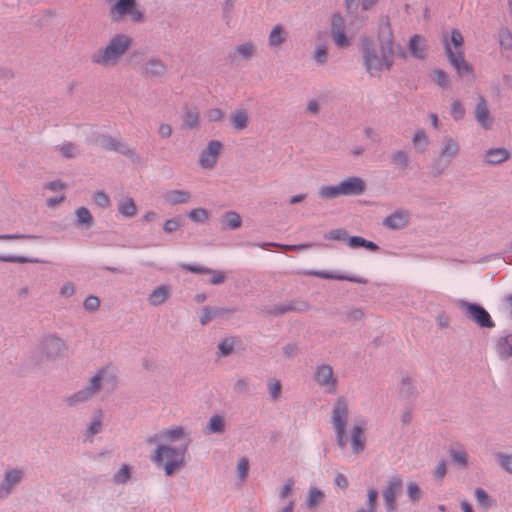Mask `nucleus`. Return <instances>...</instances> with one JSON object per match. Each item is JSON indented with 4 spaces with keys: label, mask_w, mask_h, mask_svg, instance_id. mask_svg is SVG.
<instances>
[{
    "label": "nucleus",
    "mask_w": 512,
    "mask_h": 512,
    "mask_svg": "<svg viewBox=\"0 0 512 512\" xmlns=\"http://www.w3.org/2000/svg\"><path fill=\"white\" fill-rule=\"evenodd\" d=\"M383 42L379 50L373 48L368 40L363 41L364 65L371 75L389 70L393 64V41L388 26L383 29Z\"/></svg>",
    "instance_id": "nucleus-1"
},
{
    "label": "nucleus",
    "mask_w": 512,
    "mask_h": 512,
    "mask_svg": "<svg viewBox=\"0 0 512 512\" xmlns=\"http://www.w3.org/2000/svg\"><path fill=\"white\" fill-rule=\"evenodd\" d=\"M132 38L124 33L114 35L106 46L98 49L92 54L91 60L94 64L113 67L128 52L132 46Z\"/></svg>",
    "instance_id": "nucleus-2"
},
{
    "label": "nucleus",
    "mask_w": 512,
    "mask_h": 512,
    "mask_svg": "<svg viewBox=\"0 0 512 512\" xmlns=\"http://www.w3.org/2000/svg\"><path fill=\"white\" fill-rule=\"evenodd\" d=\"M443 45L448 60L458 75L461 77L472 75V66L464 58V39L460 31L457 29L452 30L449 38L444 35Z\"/></svg>",
    "instance_id": "nucleus-3"
},
{
    "label": "nucleus",
    "mask_w": 512,
    "mask_h": 512,
    "mask_svg": "<svg viewBox=\"0 0 512 512\" xmlns=\"http://www.w3.org/2000/svg\"><path fill=\"white\" fill-rule=\"evenodd\" d=\"M186 451L187 443L179 448L159 445L152 456V461L156 465H163L166 475L170 476L184 466Z\"/></svg>",
    "instance_id": "nucleus-4"
},
{
    "label": "nucleus",
    "mask_w": 512,
    "mask_h": 512,
    "mask_svg": "<svg viewBox=\"0 0 512 512\" xmlns=\"http://www.w3.org/2000/svg\"><path fill=\"white\" fill-rule=\"evenodd\" d=\"M348 419V402L344 397L338 398L333 410L331 421L335 429L337 443L344 447L347 443L346 425Z\"/></svg>",
    "instance_id": "nucleus-5"
},
{
    "label": "nucleus",
    "mask_w": 512,
    "mask_h": 512,
    "mask_svg": "<svg viewBox=\"0 0 512 512\" xmlns=\"http://www.w3.org/2000/svg\"><path fill=\"white\" fill-rule=\"evenodd\" d=\"M109 16L115 22L123 20L126 16L134 22L143 20V13L138 8L136 0H117L109 8Z\"/></svg>",
    "instance_id": "nucleus-6"
},
{
    "label": "nucleus",
    "mask_w": 512,
    "mask_h": 512,
    "mask_svg": "<svg viewBox=\"0 0 512 512\" xmlns=\"http://www.w3.org/2000/svg\"><path fill=\"white\" fill-rule=\"evenodd\" d=\"M108 378L113 379L114 377L111 375L108 369L100 370L90 382V385L83 390L78 391L77 393L71 395L66 399L68 405H75L80 402L87 401L90 399L99 389L100 383L102 381L108 380Z\"/></svg>",
    "instance_id": "nucleus-7"
},
{
    "label": "nucleus",
    "mask_w": 512,
    "mask_h": 512,
    "mask_svg": "<svg viewBox=\"0 0 512 512\" xmlns=\"http://www.w3.org/2000/svg\"><path fill=\"white\" fill-rule=\"evenodd\" d=\"M108 378L113 379L114 377L111 375L108 369L100 370L90 382V385L83 390L78 391L77 393L71 395L66 399L68 405H75L80 402L87 401L90 399L99 389L100 383L102 381L108 380Z\"/></svg>",
    "instance_id": "nucleus-8"
},
{
    "label": "nucleus",
    "mask_w": 512,
    "mask_h": 512,
    "mask_svg": "<svg viewBox=\"0 0 512 512\" xmlns=\"http://www.w3.org/2000/svg\"><path fill=\"white\" fill-rule=\"evenodd\" d=\"M460 308L465 315L481 327H492L493 322L489 313L481 306L468 302H461Z\"/></svg>",
    "instance_id": "nucleus-9"
},
{
    "label": "nucleus",
    "mask_w": 512,
    "mask_h": 512,
    "mask_svg": "<svg viewBox=\"0 0 512 512\" xmlns=\"http://www.w3.org/2000/svg\"><path fill=\"white\" fill-rule=\"evenodd\" d=\"M402 478L398 475L392 476L383 491V499L388 512L396 509V497L402 488Z\"/></svg>",
    "instance_id": "nucleus-10"
},
{
    "label": "nucleus",
    "mask_w": 512,
    "mask_h": 512,
    "mask_svg": "<svg viewBox=\"0 0 512 512\" xmlns=\"http://www.w3.org/2000/svg\"><path fill=\"white\" fill-rule=\"evenodd\" d=\"M459 153V144L452 138H446L440 150L439 157L436 160V165L442 169L448 167L451 161Z\"/></svg>",
    "instance_id": "nucleus-11"
},
{
    "label": "nucleus",
    "mask_w": 512,
    "mask_h": 512,
    "mask_svg": "<svg viewBox=\"0 0 512 512\" xmlns=\"http://www.w3.org/2000/svg\"><path fill=\"white\" fill-rule=\"evenodd\" d=\"M221 149L222 144L219 141H210L207 148L201 153L199 160L201 166L206 169L213 168L217 162Z\"/></svg>",
    "instance_id": "nucleus-12"
},
{
    "label": "nucleus",
    "mask_w": 512,
    "mask_h": 512,
    "mask_svg": "<svg viewBox=\"0 0 512 512\" xmlns=\"http://www.w3.org/2000/svg\"><path fill=\"white\" fill-rule=\"evenodd\" d=\"M332 37L335 44L340 48L348 47L350 40L344 33V19L339 14L332 17Z\"/></svg>",
    "instance_id": "nucleus-13"
},
{
    "label": "nucleus",
    "mask_w": 512,
    "mask_h": 512,
    "mask_svg": "<svg viewBox=\"0 0 512 512\" xmlns=\"http://www.w3.org/2000/svg\"><path fill=\"white\" fill-rule=\"evenodd\" d=\"M42 350L48 358H56L64 354L66 347L60 338L49 336L44 339Z\"/></svg>",
    "instance_id": "nucleus-14"
},
{
    "label": "nucleus",
    "mask_w": 512,
    "mask_h": 512,
    "mask_svg": "<svg viewBox=\"0 0 512 512\" xmlns=\"http://www.w3.org/2000/svg\"><path fill=\"white\" fill-rule=\"evenodd\" d=\"M342 195H360L365 190L364 181L358 177H350L340 182Z\"/></svg>",
    "instance_id": "nucleus-15"
},
{
    "label": "nucleus",
    "mask_w": 512,
    "mask_h": 512,
    "mask_svg": "<svg viewBox=\"0 0 512 512\" xmlns=\"http://www.w3.org/2000/svg\"><path fill=\"white\" fill-rule=\"evenodd\" d=\"M22 477L23 473L21 470L12 469L7 471L0 485V497L10 493L12 488L21 481Z\"/></svg>",
    "instance_id": "nucleus-16"
},
{
    "label": "nucleus",
    "mask_w": 512,
    "mask_h": 512,
    "mask_svg": "<svg viewBox=\"0 0 512 512\" xmlns=\"http://www.w3.org/2000/svg\"><path fill=\"white\" fill-rule=\"evenodd\" d=\"M315 380L321 386H325L332 391L335 387V378L332 368L328 365L320 366L315 373Z\"/></svg>",
    "instance_id": "nucleus-17"
},
{
    "label": "nucleus",
    "mask_w": 512,
    "mask_h": 512,
    "mask_svg": "<svg viewBox=\"0 0 512 512\" xmlns=\"http://www.w3.org/2000/svg\"><path fill=\"white\" fill-rule=\"evenodd\" d=\"M364 425L362 422L360 424H355L352 432H351V443L354 453L359 454L364 450L365 446V435H364Z\"/></svg>",
    "instance_id": "nucleus-18"
},
{
    "label": "nucleus",
    "mask_w": 512,
    "mask_h": 512,
    "mask_svg": "<svg viewBox=\"0 0 512 512\" xmlns=\"http://www.w3.org/2000/svg\"><path fill=\"white\" fill-rule=\"evenodd\" d=\"M510 158V153L505 148H491L486 151L484 161L487 164H500Z\"/></svg>",
    "instance_id": "nucleus-19"
},
{
    "label": "nucleus",
    "mask_w": 512,
    "mask_h": 512,
    "mask_svg": "<svg viewBox=\"0 0 512 512\" xmlns=\"http://www.w3.org/2000/svg\"><path fill=\"white\" fill-rule=\"evenodd\" d=\"M409 215L405 211H397L384 219V225L391 229H401L407 225Z\"/></svg>",
    "instance_id": "nucleus-20"
},
{
    "label": "nucleus",
    "mask_w": 512,
    "mask_h": 512,
    "mask_svg": "<svg viewBox=\"0 0 512 512\" xmlns=\"http://www.w3.org/2000/svg\"><path fill=\"white\" fill-rule=\"evenodd\" d=\"M170 295V287L161 285L155 288L148 297L151 306H159L163 304Z\"/></svg>",
    "instance_id": "nucleus-21"
},
{
    "label": "nucleus",
    "mask_w": 512,
    "mask_h": 512,
    "mask_svg": "<svg viewBox=\"0 0 512 512\" xmlns=\"http://www.w3.org/2000/svg\"><path fill=\"white\" fill-rule=\"evenodd\" d=\"M475 117L478 123L484 129H489L491 127L492 119L490 117L486 102L483 99L480 100L476 107Z\"/></svg>",
    "instance_id": "nucleus-22"
},
{
    "label": "nucleus",
    "mask_w": 512,
    "mask_h": 512,
    "mask_svg": "<svg viewBox=\"0 0 512 512\" xmlns=\"http://www.w3.org/2000/svg\"><path fill=\"white\" fill-rule=\"evenodd\" d=\"M287 39V32L282 25H275L268 37V43L270 47H279Z\"/></svg>",
    "instance_id": "nucleus-23"
},
{
    "label": "nucleus",
    "mask_w": 512,
    "mask_h": 512,
    "mask_svg": "<svg viewBox=\"0 0 512 512\" xmlns=\"http://www.w3.org/2000/svg\"><path fill=\"white\" fill-rule=\"evenodd\" d=\"M187 435L181 426H174L160 432V438L165 441H178L186 439Z\"/></svg>",
    "instance_id": "nucleus-24"
},
{
    "label": "nucleus",
    "mask_w": 512,
    "mask_h": 512,
    "mask_svg": "<svg viewBox=\"0 0 512 512\" xmlns=\"http://www.w3.org/2000/svg\"><path fill=\"white\" fill-rule=\"evenodd\" d=\"M163 198L165 202L171 205H176L187 203L190 200V194L183 190H172L165 193Z\"/></svg>",
    "instance_id": "nucleus-25"
},
{
    "label": "nucleus",
    "mask_w": 512,
    "mask_h": 512,
    "mask_svg": "<svg viewBox=\"0 0 512 512\" xmlns=\"http://www.w3.org/2000/svg\"><path fill=\"white\" fill-rule=\"evenodd\" d=\"M409 49L414 57L423 59L425 57V40L419 35H414L410 39Z\"/></svg>",
    "instance_id": "nucleus-26"
},
{
    "label": "nucleus",
    "mask_w": 512,
    "mask_h": 512,
    "mask_svg": "<svg viewBox=\"0 0 512 512\" xmlns=\"http://www.w3.org/2000/svg\"><path fill=\"white\" fill-rule=\"evenodd\" d=\"M499 43L502 53L510 57L512 56V34L507 29H502L499 33Z\"/></svg>",
    "instance_id": "nucleus-27"
},
{
    "label": "nucleus",
    "mask_w": 512,
    "mask_h": 512,
    "mask_svg": "<svg viewBox=\"0 0 512 512\" xmlns=\"http://www.w3.org/2000/svg\"><path fill=\"white\" fill-rule=\"evenodd\" d=\"M231 122L236 130H243L248 126V114L243 109H238L231 115Z\"/></svg>",
    "instance_id": "nucleus-28"
},
{
    "label": "nucleus",
    "mask_w": 512,
    "mask_h": 512,
    "mask_svg": "<svg viewBox=\"0 0 512 512\" xmlns=\"http://www.w3.org/2000/svg\"><path fill=\"white\" fill-rule=\"evenodd\" d=\"M144 71L148 75L159 76L164 73L165 65L159 59L152 58L145 64Z\"/></svg>",
    "instance_id": "nucleus-29"
},
{
    "label": "nucleus",
    "mask_w": 512,
    "mask_h": 512,
    "mask_svg": "<svg viewBox=\"0 0 512 512\" xmlns=\"http://www.w3.org/2000/svg\"><path fill=\"white\" fill-rule=\"evenodd\" d=\"M497 351L502 358L512 356V335H507L498 341Z\"/></svg>",
    "instance_id": "nucleus-30"
},
{
    "label": "nucleus",
    "mask_w": 512,
    "mask_h": 512,
    "mask_svg": "<svg viewBox=\"0 0 512 512\" xmlns=\"http://www.w3.org/2000/svg\"><path fill=\"white\" fill-rule=\"evenodd\" d=\"M348 245L351 248L364 247L370 251H377L379 249L378 245H376L372 241H368L360 236H352L348 239Z\"/></svg>",
    "instance_id": "nucleus-31"
},
{
    "label": "nucleus",
    "mask_w": 512,
    "mask_h": 512,
    "mask_svg": "<svg viewBox=\"0 0 512 512\" xmlns=\"http://www.w3.org/2000/svg\"><path fill=\"white\" fill-rule=\"evenodd\" d=\"M118 209L119 212L125 217H133L137 212L135 202L131 198H126L121 201L119 203Z\"/></svg>",
    "instance_id": "nucleus-32"
},
{
    "label": "nucleus",
    "mask_w": 512,
    "mask_h": 512,
    "mask_svg": "<svg viewBox=\"0 0 512 512\" xmlns=\"http://www.w3.org/2000/svg\"><path fill=\"white\" fill-rule=\"evenodd\" d=\"M223 223L226 228L237 229L241 226L242 219L236 212H227L223 216Z\"/></svg>",
    "instance_id": "nucleus-33"
},
{
    "label": "nucleus",
    "mask_w": 512,
    "mask_h": 512,
    "mask_svg": "<svg viewBox=\"0 0 512 512\" xmlns=\"http://www.w3.org/2000/svg\"><path fill=\"white\" fill-rule=\"evenodd\" d=\"M412 143L419 152H424L429 144V139L423 130H419L413 136Z\"/></svg>",
    "instance_id": "nucleus-34"
},
{
    "label": "nucleus",
    "mask_w": 512,
    "mask_h": 512,
    "mask_svg": "<svg viewBox=\"0 0 512 512\" xmlns=\"http://www.w3.org/2000/svg\"><path fill=\"white\" fill-rule=\"evenodd\" d=\"M319 195L323 198H335L342 196L340 184L337 186H324L319 190Z\"/></svg>",
    "instance_id": "nucleus-35"
},
{
    "label": "nucleus",
    "mask_w": 512,
    "mask_h": 512,
    "mask_svg": "<svg viewBox=\"0 0 512 512\" xmlns=\"http://www.w3.org/2000/svg\"><path fill=\"white\" fill-rule=\"evenodd\" d=\"M208 430L212 433H221L224 430V419L221 416H212L208 423Z\"/></svg>",
    "instance_id": "nucleus-36"
},
{
    "label": "nucleus",
    "mask_w": 512,
    "mask_h": 512,
    "mask_svg": "<svg viewBox=\"0 0 512 512\" xmlns=\"http://www.w3.org/2000/svg\"><path fill=\"white\" fill-rule=\"evenodd\" d=\"M311 274L316 277L323 278V279H336V280H348L351 282H361L357 278L347 277V276L337 275V274H331V273L323 272V271L312 272Z\"/></svg>",
    "instance_id": "nucleus-37"
},
{
    "label": "nucleus",
    "mask_w": 512,
    "mask_h": 512,
    "mask_svg": "<svg viewBox=\"0 0 512 512\" xmlns=\"http://www.w3.org/2000/svg\"><path fill=\"white\" fill-rule=\"evenodd\" d=\"M254 52V46L250 42L243 43L236 48V53L239 54L243 59L251 58L254 55Z\"/></svg>",
    "instance_id": "nucleus-38"
},
{
    "label": "nucleus",
    "mask_w": 512,
    "mask_h": 512,
    "mask_svg": "<svg viewBox=\"0 0 512 512\" xmlns=\"http://www.w3.org/2000/svg\"><path fill=\"white\" fill-rule=\"evenodd\" d=\"M209 213L203 208L193 209L189 212V218L194 222H204L208 219Z\"/></svg>",
    "instance_id": "nucleus-39"
},
{
    "label": "nucleus",
    "mask_w": 512,
    "mask_h": 512,
    "mask_svg": "<svg viewBox=\"0 0 512 512\" xmlns=\"http://www.w3.org/2000/svg\"><path fill=\"white\" fill-rule=\"evenodd\" d=\"M323 499V493L317 488H311L309 490V496L307 500V504L309 507H313L319 504Z\"/></svg>",
    "instance_id": "nucleus-40"
},
{
    "label": "nucleus",
    "mask_w": 512,
    "mask_h": 512,
    "mask_svg": "<svg viewBox=\"0 0 512 512\" xmlns=\"http://www.w3.org/2000/svg\"><path fill=\"white\" fill-rule=\"evenodd\" d=\"M77 220L80 224H91L92 223V216L88 209L85 207H80L76 211Z\"/></svg>",
    "instance_id": "nucleus-41"
},
{
    "label": "nucleus",
    "mask_w": 512,
    "mask_h": 512,
    "mask_svg": "<svg viewBox=\"0 0 512 512\" xmlns=\"http://www.w3.org/2000/svg\"><path fill=\"white\" fill-rule=\"evenodd\" d=\"M475 498L477 500L478 505L483 507L484 509H487L490 506L489 497L483 489L477 488L475 490Z\"/></svg>",
    "instance_id": "nucleus-42"
},
{
    "label": "nucleus",
    "mask_w": 512,
    "mask_h": 512,
    "mask_svg": "<svg viewBox=\"0 0 512 512\" xmlns=\"http://www.w3.org/2000/svg\"><path fill=\"white\" fill-rule=\"evenodd\" d=\"M184 124L189 128H194L198 125L199 114L197 111H188L184 115Z\"/></svg>",
    "instance_id": "nucleus-43"
},
{
    "label": "nucleus",
    "mask_w": 512,
    "mask_h": 512,
    "mask_svg": "<svg viewBox=\"0 0 512 512\" xmlns=\"http://www.w3.org/2000/svg\"><path fill=\"white\" fill-rule=\"evenodd\" d=\"M407 494H408L409 499L412 502L418 501L420 499V495H421L419 486L414 482L408 483L407 484Z\"/></svg>",
    "instance_id": "nucleus-44"
},
{
    "label": "nucleus",
    "mask_w": 512,
    "mask_h": 512,
    "mask_svg": "<svg viewBox=\"0 0 512 512\" xmlns=\"http://www.w3.org/2000/svg\"><path fill=\"white\" fill-rule=\"evenodd\" d=\"M450 455L459 465L463 467L467 465V453L464 450H451Z\"/></svg>",
    "instance_id": "nucleus-45"
},
{
    "label": "nucleus",
    "mask_w": 512,
    "mask_h": 512,
    "mask_svg": "<svg viewBox=\"0 0 512 512\" xmlns=\"http://www.w3.org/2000/svg\"><path fill=\"white\" fill-rule=\"evenodd\" d=\"M451 114L455 120H461L465 115V109L459 101H454L451 105Z\"/></svg>",
    "instance_id": "nucleus-46"
},
{
    "label": "nucleus",
    "mask_w": 512,
    "mask_h": 512,
    "mask_svg": "<svg viewBox=\"0 0 512 512\" xmlns=\"http://www.w3.org/2000/svg\"><path fill=\"white\" fill-rule=\"evenodd\" d=\"M100 146L106 150H119L120 143H118L116 140L112 139L111 137H103L100 140Z\"/></svg>",
    "instance_id": "nucleus-47"
},
{
    "label": "nucleus",
    "mask_w": 512,
    "mask_h": 512,
    "mask_svg": "<svg viewBox=\"0 0 512 512\" xmlns=\"http://www.w3.org/2000/svg\"><path fill=\"white\" fill-rule=\"evenodd\" d=\"M130 477V468L123 465L120 470L115 474L114 480L117 483H125Z\"/></svg>",
    "instance_id": "nucleus-48"
},
{
    "label": "nucleus",
    "mask_w": 512,
    "mask_h": 512,
    "mask_svg": "<svg viewBox=\"0 0 512 512\" xmlns=\"http://www.w3.org/2000/svg\"><path fill=\"white\" fill-rule=\"evenodd\" d=\"M249 471V462L246 458H241L237 465V472L241 480L245 479Z\"/></svg>",
    "instance_id": "nucleus-49"
},
{
    "label": "nucleus",
    "mask_w": 512,
    "mask_h": 512,
    "mask_svg": "<svg viewBox=\"0 0 512 512\" xmlns=\"http://www.w3.org/2000/svg\"><path fill=\"white\" fill-rule=\"evenodd\" d=\"M205 117L210 122H217L223 119L224 113L219 108H213L206 112Z\"/></svg>",
    "instance_id": "nucleus-50"
},
{
    "label": "nucleus",
    "mask_w": 512,
    "mask_h": 512,
    "mask_svg": "<svg viewBox=\"0 0 512 512\" xmlns=\"http://www.w3.org/2000/svg\"><path fill=\"white\" fill-rule=\"evenodd\" d=\"M499 463L503 469L512 474V455H497Z\"/></svg>",
    "instance_id": "nucleus-51"
},
{
    "label": "nucleus",
    "mask_w": 512,
    "mask_h": 512,
    "mask_svg": "<svg viewBox=\"0 0 512 512\" xmlns=\"http://www.w3.org/2000/svg\"><path fill=\"white\" fill-rule=\"evenodd\" d=\"M59 150L61 154L67 158L75 157L77 154V148L72 143L62 145Z\"/></svg>",
    "instance_id": "nucleus-52"
},
{
    "label": "nucleus",
    "mask_w": 512,
    "mask_h": 512,
    "mask_svg": "<svg viewBox=\"0 0 512 512\" xmlns=\"http://www.w3.org/2000/svg\"><path fill=\"white\" fill-rule=\"evenodd\" d=\"M392 161L401 167H406L408 165V156L403 151H397L392 155Z\"/></svg>",
    "instance_id": "nucleus-53"
},
{
    "label": "nucleus",
    "mask_w": 512,
    "mask_h": 512,
    "mask_svg": "<svg viewBox=\"0 0 512 512\" xmlns=\"http://www.w3.org/2000/svg\"><path fill=\"white\" fill-rule=\"evenodd\" d=\"M234 347V340L233 339H225L221 343H219V350L223 356L229 355Z\"/></svg>",
    "instance_id": "nucleus-54"
},
{
    "label": "nucleus",
    "mask_w": 512,
    "mask_h": 512,
    "mask_svg": "<svg viewBox=\"0 0 512 512\" xmlns=\"http://www.w3.org/2000/svg\"><path fill=\"white\" fill-rule=\"evenodd\" d=\"M84 308L88 311H96L100 306V301L95 296H89L84 301Z\"/></svg>",
    "instance_id": "nucleus-55"
},
{
    "label": "nucleus",
    "mask_w": 512,
    "mask_h": 512,
    "mask_svg": "<svg viewBox=\"0 0 512 512\" xmlns=\"http://www.w3.org/2000/svg\"><path fill=\"white\" fill-rule=\"evenodd\" d=\"M218 313V310L212 308H205L202 311V315L200 317V322L202 325H206L209 323L213 317Z\"/></svg>",
    "instance_id": "nucleus-56"
},
{
    "label": "nucleus",
    "mask_w": 512,
    "mask_h": 512,
    "mask_svg": "<svg viewBox=\"0 0 512 512\" xmlns=\"http://www.w3.org/2000/svg\"><path fill=\"white\" fill-rule=\"evenodd\" d=\"M0 261L2 262H11V263H27L32 262V260L22 257V256H12V255H0Z\"/></svg>",
    "instance_id": "nucleus-57"
},
{
    "label": "nucleus",
    "mask_w": 512,
    "mask_h": 512,
    "mask_svg": "<svg viewBox=\"0 0 512 512\" xmlns=\"http://www.w3.org/2000/svg\"><path fill=\"white\" fill-rule=\"evenodd\" d=\"M94 201L98 206L102 208H106L110 205V200L104 192H97L94 195Z\"/></svg>",
    "instance_id": "nucleus-58"
},
{
    "label": "nucleus",
    "mask_w": 512,
    "mask_h": 512,
    "mask_svg": "<svg viewBox=\"0 0 512 512\" xmlns=\"http://www.w3.org/2000/svg\"><path fill=\"white\" fill-rule=\"evenodd\" d=\"M363 312L360 309H352L346 313L345 319L348 322H356L363 318Z\"/></svg>",
    "instance_id": "nucleus-59"
},
{
    "label": "nucleus",
    "mask_w": 512,
    "mask_h": 512,
    "mask_svg": "<svg viewBox=\"0 0 512 512\" xmlns=\"http://www.w3.org/2000/svg\"><path fill=\"white\" fill-rule=\"evenodd\" d=\"M100 430H101V417L97 416L91 421L89 428H88V434H89V436H93V435L99 433Z\"/></svg>",
    "instance_id": "nucleus-60"
},
{
    "label": "nucleus",
    "mask_w": 512,
    "mask_h": 512,
    "mask_svg": "<svg viewBox=\"0 0 512 512\" xmlns=\"http://www.w3.org/2000/svg\"><path fill=\"white\" fill-rule=\"evenodd\" d=\"M269 394L273 400L279 398L281 394V384L279 381H273L269 384Z\"/></svg>",
    "instance_id": "nucleus-61"
},
{
    "label": "nucleus",
    "mask_w": 512,
    "mask_h": 512,
    "mask_svg": "<svg viewBox=\"0 0 512 512\" xmlns=\"http://www.w3.org/2000/svg\"><path fill=\"white\" fill-rule=\"evenodd\" d=\"M368 509L376 510L378 493L375 489L371 488L368 490Z\"/></svg>",
    "instance_id": "nucleus-62"
},
{
    "label": "nucleus",
    "mask_w": 512,
    "mask_h": 512,
    "mask_svg": "<svg viewBox=\"0 0 512 512\" xmlns=\"http://www.w3.org/2000/svg\"><path fill=\"white\" fill-rule=\"evenodd\" d=\"M435 80L437 84L443 88H446L449 85L448 77L446 73L442 70L435 71Z\"/></svg>",
    "instance_id": "nucleus-63"
},
{
    "label": "nucleus",
    "mask_w": 512,
    "mask_h": 512,
    "mask_svg": "<svg viewBox=\"0 0 512 512\" xmlns=\"http://www.w3.org/2000/svg\"><path fill=\"white\" fill-rule=\"evenodd\" d=\"M314 59L320 64H324L327 59V51L325 47H318L314 52Z\"/></svg>",
    "instance_id": "nucleus-64"
}]
</instances>
